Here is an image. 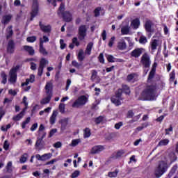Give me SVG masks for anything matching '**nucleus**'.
I'll list each match as a JSON object with an SVG mask.
<instances>
[{
  "mask_svg": "<svg viewBox=\"0 0 178 178\" xmlns=\"http://www.w3.org/2000/svg\"><path fill=\"white\" fill-rule=\"evenodd\" d=\"M156 72L154 70H151L149 73L147 83H150V85H147L140 94L143 101H154L156 98V94L159 88L156 81L152 82V79L155 77Z\"/></svg>",
  "mask_w": 178,
  "mask_h": 178,
  "instance_id": "f257e3e1",
  "label": "nucleus"
},
{
  "mask_svg": "<svg viewBox=\"0 0 178 178\" xmlns=\"http://www.w3.org/2000/svg\"><path fill=\"white\" fill-rule=\"evenodd\" d=\"M57 15L59 17H62L66 23H70L72 20V13L69 11H65V3H61L57 11Z\"/></svg>",
  "mask_w": 178,
  "mask_h": 178,
  "instance_id": "f03ea898",
  "label": "nucleus"
},
{
  "mask_svg": "<svg viewBox=\"0 0 178 178\" xmlns=\"http://www.w3.org/2000/svg\"><path fill=\"white\" fill-rule=\"evenodd\" d=\"M168 168L169 166H168V163H166L165 161H161L160 162H159L157 167L154 170V175L156 177H161L162 175L168 172Z\"/></svg>",
  "mask_w": 178,
  "mask_h": 178,
  "instance_id": "7ed1b4c3",
  "label": "nucleus"
},
{
  "mask_svg": "<svg viewBox=\"0 0 178 178\" xmlns=\"http://www.w3.org/2000/svg\"><path fill=\"white\" fill-rule=\"evenodd\" d=\"M111 101L112 104H114L115 106H120V105H122V102L123 101V98L122 97V90H118L115 95L112 96L111 98Z\"/></svg>",
  "mask_w": 178,
  "mask_h": 178,
  "instance_id": "20e7f679",
  "label": "nucleus"
},
{
  "mask_svg": "<svg viewBox=\"0 0 178 178\" xmlns=\"http://www.w3.org/2000/svg\"><path fill=\"white\" fill-rule=\"evenodd\" d=\"M88 102V97L86 95L79 96L72 104V108H80L84 106Z\"/></svg>",
  "mask_w": 178,
  "mask_h": 178,
  "instance_id": "39448f33",
  "label": "nucleus"
},
{
  "mask_svg": "<svg viewBox=\"0 0 178 178\" xmlns=\"http://www.w3.org/2000/svg\"><path fill=\"white\" fill-rule=\"evenodd\" d=\"M140 63L145 69H148L151 67V58L148 53H144L140 58Z\"/></svg>",
  "mask_w": 178,
  "mask_h": 178,
  "instance_id": "423d86ee",
  "label": "nucleus"
},
{
  "mask_svg": "<svg viewBox=\"0 0 178 178\" xmlns=\"http://www.w3.org/2000/svg\"><path fill=\"white\" fill-rule=\"evenodd\" d=\"M20 68V66L17 65L14 67H13L10 72H9V79L8 81H10V83H11V84H13V83H16V80L17 79V70Z\"/></svg>",
  "mask_w": 178,
  "mask_h": 178,
  "instance_id": "0eeeda50",
  "label": "nucleus"
},
{
  "mask_svg": "<svg viewBox=\"0 0 178 178\" xmlns=\"http://www.w3.org/2000/svg\"><path fill=\"white\" fill-rule=\"evenodd\" d=\"M37 15H38V1L37 0H34L32 5V9L30 13V22H33V20H34V17H35Z\"/></svg>",
  "mask_w": 178,
  "mask_h": 178,
  "instance_id": "6e6552de",
  "label": "nucleus"
},
{
  "mask_svg": "<svg viewBox=\"0 0 178 178\" xmlns=\"http://www.w3.org/2000/svg\"><path fill=\"white\" fill-rule=\"evenodd\" d=\"M78 34V38L80 41H83V40L86 38V36L87 35V28L86 25H81L79 26Z\"/></svg>",
  "mask_w": 178,
  "mask_h": 178,
  "instance_id": "1a4fd4ad",
  "label": "nucleus"
},
{
  "mask_svg": "<svg viewBox=\"0 0 178 178\" xmlns=\"http://www.w3.org/2000/svg\"><path fill=\"white\" fill-rule=\"evenodd\" d=\"M104 149H105V147L102 145H95L90 149V154L91 155H97L101 154Z\"/></svg>",
  "mask_w": 178,
  "mask_h": 178,
  "instance_id": "9d476101",
  "label": "nucleus"
},
{
  "mask_svg": "<svg viewBox=\"0 0 178 178\" xmlns=\"http://www.w3.org/2000/svg\"><path fill=\"white\" fill-rule=\"evenodd\" d=\"M39 26H40L41 31H42V33L49 34V33H51V31H52V26L50 24L44 25L42 24V22H41V21L39 22Z\"/></svg>",
  "mask_w": 178,
  "mask_h": 178,
  "instance_id": "9b49d317",
  "label": "nucleus"
},
{
  "mask_svg": "<svg viewBox=\"0 0 178 178\" xmlns=\"http://www.w3.org/2000/svg\"><path fill=\"white\" fill-rule=\"evenodd\" d=\"M152 26H154V22H152L151 19H147L144 24V29L145 31L147 33H154Z\"/></svg>",
  "mask_w": 178,
  "mask_h": 178,
  "instance_id": "f8f14e48",
  "label": "nucleus"
},
{
  "mask_svg": "<svg viewBox=\"0 0 178 178\" xmlns=\"http://www.w3.org/2000/svg\"><path fill=\"white\" fill-rule=\"evenodd\" d=\"M143 51H144L143 48H136L130 53V55L132 58H140L143 54Z\"/></svg>",
  "mask_w": 178,
  "mask_h": 178,
  "instance_id": "ddd939ff",
  "label": "nucleus"
},
{
  "mask_svg": "<svg viewBox=\"0 0 178 178\" xmlns=\"http://www.w3.org/2000/svg\"><path fill=\"white\" fill-rule=\"evenodd\" d=\"M118 90H121L122 95H123V92L126 95H130V94L131 92V91L130 90V87L126 84H122V88H118Z\"/></svg>",
  "mask_w": 178,
  "mask_h": 178,
  "instance_id": "4468645a",
  "label": "nucleus"
},
{
  "mask_svg": "<svg viewBox=\"0 0 178 178\" xmlns=\"http://www.w3.org/2000/svg\"><path fill=\"white\" fill-rule=\"evenodd\" d=\"M23 49L30 55V56H34V54H35V51L34 50V48L31 46H27L25 45L23 47Z\"/></svg>",
  "mask_w": 178,
  "mask_h": 178,
  "instance_id": "2eb2a0df",
  "label": "nucleus"
},
{
  "mask_svg": "<svg viewBox=\"0 0 178 178\" xmlns=\"http://www.w3.org/2000/svg\"><path fill=\"white\" fill-rule=\"evenodd\" d=\"M51 98H52V94H51V93L47 94V97L43 98L40 101L41 105H45L47 104H49V102H51Z\"/></svg>",
  "mask_w": 178,
  "mask_h": 178,
  "instance_id": "dca6fc26",
  "label": "nucleus"
},
{
  "mask_svg": "<svg viewBox=\"0 0 178 178\" xmlns=\"http://www.w3.org/2000/svg\"><path fill=\"white\" fill-rule=\"evenodd\" d=\"M60 123L61 124L60 130L62 131H65V130H66V127H67V124L69 123V119L64 118L60 121Z\"/></svg>",
  "mask_w": 178,
  "mask_h": 178,
  "instance_id": "f3484780",
  "label": "nucleus"
},
{
  "mask_svg": "<svg viewBox=\"0 0 178 178\" xmlns=\"http://www.w3.org/2000/svg\"><path fill=\"white\" fill-rule=\"evenodd\" d=\"M176 79V72L175 70H173L170 73V79L169 81L170 83H174V86H176L177 84V81H175Z\"/></svg>",
  "mask_w": 178,
  "mask_h": 178,
  "instance_id": "a211bd4d",
  "label": "nucleus"
},
{
  "mask_svg": "<svg viewBox=\"0 0 178 178\" xmlns=\"http://www.w3.org/2000/svg\"><path fill=\"white\" fill-rule=\"evenodd\" d=\"M92 47H94V43L92 42H90L86 47V49L85 50L86 55H88L90 56L91 55V51H92Z\"/></svg>",
  "mask_w": 178,
  "mask_h": 178,
  "instance_id": "6ab92c4d",
  "label": "nucleus"
},
{
  "mask_svg": "<svg viewBox=\"0 0 178 178\" xmlns=\"http://www.w3.org/2000/svg\"><path fill=\"white\" fill-rule=\"evenodd\" d=\"M7 51L8 54H13L15 52V43L13 41H9L7 47Z\"/></svg>",
  "mask_w": 178,
  "mask_h": 178,
  "instance_id": "aec40b11",
  "label": "nucleus"
},
{
  "mask_svg": "<svg viewBox=\"0 0 178 178\" xmlns=\"http://www.w3.org/2000/svg\"><path fill=\"white\" fill-rule=\"evenodd\" d=\"M168 158L170 161V165H172V163L176 162V161H177V156L176 155V153L175 152H170L169 154H168Z\"/></svg>",
  "mask_w": 178,
  "mask_h": 178,
  "instance_id": "412c9836",
  "label": "nucleus"
},
{
  "mask_svg": "<svg viewBox=\"0 0 178 178\" xmlns=\"http://www.w3.org/2000/svg\"><path fill=\"white\" fill-rule=\"evenodd\" d=\"M34 81H35V76L31 74L29 79H26L25 83H23V87H24V86H29L30 83H34Z\"/></svg>",
  "mask_w": 178,
  "mask_h": 178,
  "instance_id": "4be33fe9",
  "label": "nucleus"
},
{
  "mask_svg": "<svg viewBox=\"0 0 178 178\" xmlns=\"http://www.w3.org/2000/svg\"><path fill=\"white\" fill-rule=\"evenodd\" d=\"M47 136V132H42V136L40 138H38L35 143V147H40L41 145V143H42V140L44 138H45V136Z\"/></svg>",
  "mask_w": 178,
  "mask_h": 178,
  "instance_id": "5701e85b",
  "label": "nucleus"
},
{
  "mask_svg": "<svg viewBox=\"0 0 178 178\" xmlns=\"http://www.w3.org/2000/svg\"><path fill=\"white\" fill-rule=\"evenodd\" d=\"M177 169H178V165L177 164L174 165L172 167V168L170 169V170L168 175V177L171 178L173 176V175H175V173H176V172L177 171Z\"/></svg>",
  "mask_w": 178,
  "mask_h": 178,
  "instance_id": "b1692460",
  "label": "nucleus"
},
{
  "mask_svg": "<svg viewBox=\"0 0 178 178\" xmlns=\"http://www.w3.org/2000/svg\"><path fill=\"white\" fill-rule=\"evenodd\" d=\"M86 56L84 55V50L80 49L77 55V59L79 62H83Z\"/></svg>",
  "mask_w": 178,
  "mask_h": 178,
  "instance_id": "393cba45",
  "label": "nucleus"
},
{
  "mask_svg": "<svg viewBox=\"0 0 178 178\" xmlns=\"http://www.w3.org/2000/svg\"><path fill=\"white\" fill-rule=\"evenodd\" d=\"M56 116H58V111H54L51 116L50 117V124H55V122H56Z\"/></svg>",
  "mask_w": 178,
  "mask_h": 178,
  "instance_id": "a878e982",
  "label": "nucleus"
},
{
  "mask_svg": "<svg viewBox=\"0 0 178 178\" xmlns=\"http://www.w3.org/2000/svg\"><path fill=\"white\" fill-rule=\"evenodd\" d=\"M131 25L134 29H138V27H140V18H136L132 20Z\"/></svg>",
  "mask_w": 178,
  "mask_h": 178,
  "instance_id": "bb28decb",
  "label": "nucleus"
},
{
  "mask_svg": "<svg viewBox=\"0 0 178 178\" xmlns=\"http://www.w3.org/2000/svg\"><path fill=\"white\" fill-rule=\"evenodd\" d=\"M44 88L46 90V94H52V83H47Z\"/></svg>",
  "mask_w": 178,
  "mask_h": 178,
  "instance_id": "cd10ccee",
  "label": "nucleus"
},
{
  "mask_svg": "<svg viewBox=\"0 0 178 178\" xmlns=\"http://www.w3.org/2000/svg\"><path fill=\"white\" fill-rule=\"evenodd\" d=\"M121 33L123 35H127L130 33V26L129 25L123 26L121 29Z\"/></svg>",
  "mask_w": 178,
  "mask_h": 178,
  "instance_id": "c85d7f7f",
  "label": "nucleus"
},
{
  "mask_svg": "<svg viewBox=\"0 0 178 178\" xmlns=\"http://www.w3.org/2000/svg\"><path fill=\"white\" fill-rule=\"evenodd\" d=\"M91 136V129L90 128L86 127L83 130V138H88Z\"/></svg>",
  "mask_w": 178,
  "mask_h": 178,
  "instance_id": "c756f323",
  "label": "nucleus"
},
{
  "mask_svg": "<svg viewBox=\"0 0 178 178\" xmlns=\"http://www.w3.org/2000/svg\"><path fill=\"white\" fill-rule=\"evenodd\" d=\"M118 48L120 51H124V49H126V48H127V45L126 44V42L125 41L119 42L118 44Z\"/></svg>",
  "mask_w": 178,
  "mask_h": 178,
  "instance_id": "7c9ffc66",
  "label": "nucleus"
},
{
  "mask_svg": "<svg viewBox=\"0 0 178 178\" xmlns=\"http://www.w3.org/2000/svg\"><path fill=\"white\" fill-rule=\"evenodd\" d=\"M12 19V15H8L3 17L2 23L3 24H8L10 22V19Z\"/></svg>",
  "mask_w": 178,
  "mask_h": 178,
  "instance_id": "2f4dec72",
  "label": "nucleus"
},
{
  "mask_svg": "<svg viewBox=\"0 0 178 178\" xmlns=\"http://www.w3.org/2000/svg\"><path fill=\"white\" fill-rule=\"evenodd\" d=\"M39 52L42 54L44 56L48 55V51H47V49H45V47H44V44H42V43L39 44Z\"/></svg>",
  "mask_w": 178,
  "mask_h": 178,
  "instance_id": "473e14b6",
  "label": "nucleus"
},
{
  "mask_svg": "<svg viewBox=\"0 0 178 178\" xmlns=\"http://www.w3.org/2000/svg\"><path fill=\"white\" fill-rule=\"evenodd\" d=\"M157 47H158V40L154 39L151 42V49H152V51H155Z\"/></svg>",
  "mask_w": 178,
  "mask_h": 178,
  "instance_id": "72a5a7b5",
  "label": "nucleus"
},
{
  "mask_svg": "<svg viewBox=\"0 0 178 178\" xmlns=\"http://www.w3.org/2000/svg\"><path fill=\"white\" fill-rule=\"evenodd\" d=\"M169 144V139H163L158 143V147H163Z\"/></svg>",
  "mask_w": 178,
  "mask_h": 178,
  "instance_id": "f704fd0d",
  "label": "nucleus"
},
{
  "mask_svg": "<svg viewBox=\"0 0 178 178\" xmlns=\"http://www.w3.org/2000/svg\"><path fill=\"white\" fill-rule=\"evenodd\" d=\"M92 75L90 77V80L92 81H95V79H97V76H98V72H97V70H92L91 71Z\"/></svg>",
  "mask_w": 178,
  "mask_h": 178,
  "instance_id": "c9c22d12",
  "label": "nucleus"
},
{
  "mask_svg": "<svg viewBox=\"0 0 178 178\" xmlns=\"http://www.w3.org/2000/svg\"><path fill=\"white\" fill-rule=\"evenodd\" d=\"M118 173H119V170L115 169L114 172H109L108 173V177H118Z\"/></svg>",
  "mask_w": 178,
  "mask_h": 178,
  "instance_id": "e433bc0d",
  "label": "nucleus"
},
{
  "mask_svg": "<svg viewBox=\"0 0 178 178\" xmlns=\"http://www.w3.org/2000/svg\"><path fill=\"white\" fill-rule=\"evenodd\" d=\"M105 117L102 116V115H100L96 118H95V123L96 124H99L101 123H102V122H104V119Z\"/></svg>",
  "mask_w": 178,
  "mask_h": 178,
  "instance_id": "4c0bfd02",
  "label": "nucleus"
},
{
  "mask_svg": "<svg viewBox=\"0 0 178 178\" xmlns=\"http://www.w3.org/2000/svg\"><path fill=\"white\" fill-rule=\"evenodd\" d=\"M23 118V112H21L19 114L14 116L13 118V120H14L15 122H19V120H21Z\"/></svg>",
  "mask_w": 178,
  "mask_h": 178,
  "instance_id": "58836bf2",
  "label": "nucleus"
},
{
  "mask_svg": "<svg viewBox=\"0 0 178 178\" xmlns=\"http://www.w3.org/2000/svg\"><path fill=\"white\" fill-rule=\"evenodd\" d=\"M49 42V38L47 37L46 35H43L42 38L40 39V44L39 45H44V42Z\"/></svg>",
  "mask_w": 178,
  "mask_h": 178,
  "instance_id": "ea45409f",
  "label": "nucleus"
},
{
  "mask_svg": "<svg viewBox=\"0 0 178 178\" xmlns=\"http://www.w3.org/2000/svg\"><path fill=\"white\" fill-rule=\"evenodd\" d=\"M7 38H10L13 34V31H12V26H9L6 30Z\"/></svg>",
  "mask_w": 178,
  "mask_h": 178,
  "instance_id": "a19ab883",
  "label": "nucleus"
},
{
  "mask_svg": "<svg viewBox=\"0 0 178 178\" xmlns=\"http://www.w3.org/2000/svg\"><path fill=\"white\" fill-rule=\"evenodd\" d=\"M1 79H2V81H1L2 84H5L6 83H7V81H8L7 77L8 76H6V74L3 72H1Z\"/></svg>",
  "mask_w": 178,
  "mask_h": 178,
  "instance_id": "79ce46f5",
  "label": "nucleus"
},
{
  "mask_svg": "<svg viewBox=\"0 0 178 178\" xmlns=\"http://www.w3.org/2000/svg\"><path fill=\"white\" fill-rule=\"evenodd\" d=\"M72 66H74V67H76V69H80L81 66H83V63H79L76 60H72Z\"/></svg>",
  "mask_w": 178,
  "mask_h": 178,
  "instance_id": "37998d69",
  "label": "nucleus"
},
{
  "mask_svg": "<svg viewBox=\"0 0 178 178\" xmlns=\"http://www.w3.org/2000/svg\"><path fill=\"white\" fill-rule=\"evenodd\" d=\"M12 126H13V124H8L7 125H3L1 127V130L2 131H8V130H9V129H10V127H12Z\"/></svg>",
  "mask_w": 178,
  "mask_h": 178,
  "instance_id": "c03bdc74",
  "label": "nucleus"
},
{
  "mask_svg": "<svg viewBox=\"0 0 178 178\" xmlns=\"http://www.w3.org/2000/svg\"><path fill=\"white\" fill-rule=\"evenodd\" d=\"M139 42L140 44H147V42H148V40H147V37L144 35L140 36L139 38Z\"/></svg>",
  "mask_w": 178,
  "mask_h": 178,
  "instance_id": "a18cd8bd",
  "label": "nucleus"
},
{
  "mask_svg": "<svg viewBox=\"0 0 178 178\" xmlns=\"http://www.w3.org/2000/svg\"><path fill=\"white\" fill-rule=\"evenodd\" d=\"M23 104L24 105L25 108H23V112H26V109H27V106L29 105V103L27 102V97L24 96L23 97Z\"/></svg>",
  "mask_w": 178,
  "mask_h": 178,
  "instance_id": "49530a36",
  "label": "nucleus"
},
{
  "mask_svg": "<svg viewBox=\"0 0 178 178\" xmlns=\"http://www.w3.org/2000/svg\"><path fill=\"white\" fill-rule=\"evenodd\" d=\"M124 154V150L120 149L117 152L115 155V159H118V158H122V156Z\"/></svg>",
  "mask_w": 178,
  "mask_h": 178,
  "instance_id": "de8ad7c7",
  "label": "nucleus"
},
{
  "mask_svg": "<svg viewBox=\"0 0 178 178\" xmlns=\"http://www.w3.org/2000/svg\"><path fill=\"white\" fill-rule=\"evenodd\" d=\"M28 42H35L37 41V36H29L26 38Z\"/></svg>",
  "mask_w": 178,
  "mask_h": 178,
  "instance_id": "09e8293b",
  "label": "nucleus"
},
{
  "mask_svg": "<svg viewBox=\"0 0 178 178\" xmlns=\"http://www.w3.org/2000/svg\"><path fill=\"white\" fill-rule=\"evenodd\" d=\"M48 63V60H47L45 58H42L40 62V67H45V65Z\"/></svg>",
  "mask_w": 178,
  "mask_h": 178,
  "instance_id": "8fccbe9b",
  "label": "nucleus"
},
{
  "mask_svg": "<svg viewBox=\"0 0 178 178\" xmlns=\"http://www.w3.org/2000/svg\"><path fill=\"white\" fill-rule=\"evenodd\" d=\"M42 158H43V159H44V161L51 159V158H52V153L44 154L42 155Z\"/></svg>",
  "mask_w": 178,
  "mask_h": 178,
  "instance_id": "3c124183",
  "label": "nucleus"
},
{
  "mask_svg": "<svg viewBox=\"0 0 178 178\" xmlns=\"http://www.w3.org/2000/svg\"><path fill=\"white\" fill-rule=\"evenodd\" d=\"M115 40H116V38H115V36L111 37L108 44L109 48H112V47H113V44L115 43Z\"/></svg>",
  "mask_w": 178,
  "mask_h": 178,
  "instance_id": "603ef678",
  "label": "nucleus"
},
{
  "mask_svg": "<svg viewBox=\"0 0 178 178\" xmlns=\"http://www.w3.org/2000/svg\"><path fill=\"white\" fill-rule=\"evenodd\" d=\"M98 59L100 63H102V64L105 63V58H104V53H100V54L99 55Z\"/></svg>",
  "mask_w": 178,
  "mask_h": 178,
  "instance_id": "864d4df0",
  "label": "nucleus"
},
{
  "mask_svg": "<svg viewBox=\"0 0 178 178\" xmlns=\"http://www.w3.org/2000/svg\"><path fill=\"white\" fill-rule=\"evenodd\" d=\"M101 12V7H97L94 10L95 17H98L99 16Z\"/></svg>",
  "mask_w": 178,
  "mask_h": 178,
  "instance_id": "5fc2aeb1",
  "label": "nucleus"
},
{
  "mask_svg": "<svg viewBox=\"0 0 178 178\" xmlns=\"http://www.w3.org/2000/svg\"><path fill=\"white\" fill-rule=\"evenodd\" d=\"M106 58H107L108 62H109L110 63H115V57H113V56L108 55Z\"/></svg>",
  "mask_w": 178,
  "mask_h": 178,
  "instance_id": "6e6d98bb",
  "label": "nucleus"
},
{
  "mask_svg": "<svg viewBox=\"0 0 178 178\" xmlns=\"http://www.w3.org/2000/svg\"><path fill=\"white\" fill-rule=\"evenodd\" d=\"M134 76H136V73H132V74H129L127 76V81H131V80H133V79H134Z\"/></svg>",
  "mask_w": 178,
  "mask_h": 178,
  "instance_id": "4d7b16f0",
  "label": "nucleus"
},
{
  "mask_svg": "<svg viewBox=\"0 0 178 178\" xmlns=\"http://www.w3.org/2000/svg\"><path fill=\"white\" fill-rule=\"evenodd\" d=\"M80 176V172L79 170H75L74 172L71 175V178H76L79 177Z\"/></svg>",
  "mask_w": 178,
  "mask_h": 178,
  "instance_id": "13d9d810",
  "label": "nucleus"
},
{
  "mask_svg": "<svg viewBox=\"0 0 178 178\" xmlns=\"http://www.w3.org/2000/svg\"><path fill=\"white\" fill-rule=\"evenodd\" d=\"M59 111L61 113H65V104L60 103L59 104Z\"/></svg>",
  "mask_w": 178,
  "mask_h": 178,
  "instance_id": "bf43d9fd",
  "label": "nucleus"
},
{
  "mask_svg": "<svg viewBox=\"0 0 178 178\" xmlns=\"http://www.w3.org/2000/svg\"><path fill=\"white\" fill-rule=\"evenodd\" d=\"M79 143H80V139H74L72 140V147H76L79 145Z\"/></svg>",
  "mask_w": 178,
  "mask_h": 178,
  "instance_id": "052dcab7",
  "label": "nucleus"
},
{
  "mask_svg": "<svg viewBox=\"0 0 178 178\" xmlns=\"http://www.w3.org/2000/svg\"><path fill=\"white\" fill-rule=\"evenodd\" d=\"M72 44L74 45H76V47H79L80 45V42H79V40H77L76 37L72 38Z\"/></svg>",
  "mask_w": 178,
  "mask_h": 178,
  "instance_id": "680f3d73",
  "label": "nucleus"
},
{
  "mask_svg": "<svg viewBox=\"0 0 178 178\" xmlns=\"http://www.w3.org/2000/svg\"><path fill=\"white\" fill-rule=\"evenodd\" d=\"M133 116H134V112H133V110H129L127 113V118H128V119H131Z\"/></svg>",
  "mask_w": 178,
  "mask_h": 178,
  "instance_id": "e2e57ef3",
  "label": "nucleus"
},
{
  "mask_svg": "<svg viewBox=\"0 0 178 178\" xmlns=\"http://www.w3.org/2000/svg\"><path fill=\"white\" fill-rule=\"evenodd\" d=\"M9 142L8 140H5L3 143V149H5V151H8L9 149Z\"/></svg>",
  "mask_w": 178,
  "mask_h": 178,
  "instance_id": "0e129e2a",
  "label": "nucleus"
},
{
  "mask_svg": "<svg viewBox=\"0 0 178 178\" xmlns=\"http://www.w3.org/2000/svg\"><path fill=\"white\" fill-rule=\"evenodd\" d=\"M44 67H38V75L41 77L42 76V73H44Z\"/></svg>",
  "mask_w": 178,
  "mask_h": 178,
  "instance_id": "69168bd1",
  "label": "nucleus"
},
{
  "mask_svg": "<svg viewBox=\"0 0 178 178\" xmlns=\"http://www.w3.org/2000/svg\"><path fill=\"white\" fill-rule=\"evenodd\" d=\"M60 49H65V48H66V43H65V41L63 39L60 40Z\"/></svg>",
  "mask_w": 178,
  "mask_h": 178,
  "instance_id": "338daca9",
  "label": "nucleus"
},
{
  "mask_svg": "<svg viewBox=\"0 0 178 178\" xmlns=\"http://www.w3.org/2000/svg\"><path fill=\"white\" fill-rule=\"evenodd\" d=\"M58 129H53L50 131L49 134V138H51L56 133H57Z\"/></svg>",
  "mask_w": 178,
  "mask_h": 178,
  "instance_id": "774afa93",
  "label": "nucleus"
}]
</instances>
